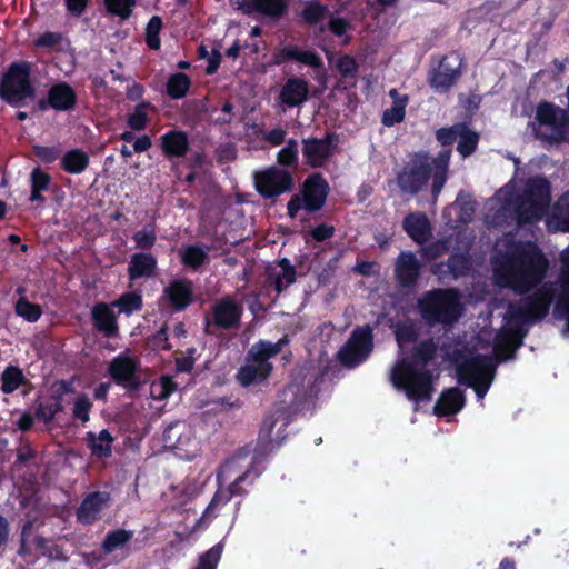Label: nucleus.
<instances>
[{
    "label": "nucleus",
    "instance_id": "nucleus-1",
    "mask_svg": "<svg viewBox=\"0 0 569 569\" xmlns=\"http://www.w3.org/2000/svg\"><path fill=\"white\" fill-rule=\"evenodd\" d=\"M401 359L392 367L390 378L395 388L405 391L416 402L430 400L433 387L432 376L423 368L432 358V342L417 345V330L412 323L399 325L396 331Z\"/></svg>",
    "mask_w": 569,
    "mask_h": 569
},
{
    "label": "nucleus",
    "instance_id": "nucleus-2",
    "mask_svg": "<svg viewBox=\"0 0 569 569\" xmlns=\"http://www.w3.org/2000/svg\"><path fill=\"white\" fill-rule=\"evenodd\" d=\"M496 249L493 273L498 284L523 292L542 280L548 261L533 243L507 237L497 242Z\"/></svg>",
    "mask_w": 569,
    "mask_h": 569
},
{
    "label": "nucleus",
    "instance_id": "nucleus-3",
    "mask_svg": "<svg viewBox=\"0 0 569 569\" xmlns=\"http://www.w3.org/2000/svg\"><path fill=\"white\" fill-rule=\"evenodd\" d=\"M499 212L503 218L511 217L518 223L539 220L550 203V187L546 179L533 178L522 186L513 180L496 196Z\"/></svg>",
    "mask_w": 569,
    "mask_h": 569
},
{
    "label": "nucleus",
    "instance_id": "nucleus-4",
    "mask_svg": "<svg viewBox=\"0 0 569 569\" xmlns=\"http://www.w3.org/2000/svg\"><path fill=\"white\" fill-rule=\"evenodd\" d=\"M551 288L543 286L523 308H510L501 331L496 336L492 352L498 360H506L519 347L522 326L543 317L549 308Z\"/></svg>",
    "mask_w": 569,
    "mask_h": 569
},
{
    "label": "nucleus",
    "instance_id": "nucleus-5",
    "mask_svg": "<svg viewBox=\"0 0 569 569\" xmlns=\"http://www.w3.org/2000/svg\"><path fill=\"white\" fill-rule=\"evenodd\" d=\"M450 158V151L446 150L439 154L438 159L429 161L425 157H419L415 168L406 170L399 177V183L402 189L416 192L430 178L433 180L432 192L438 194L446 181V171Z\"/></svg>",
    "mask_w": 569,
    "mask_h": 569
},
{
    "label": "nucleus",
    "instance_id": "nucleus-6",
    "mask_svg": "<svg viewBox=\"0 0 569 569\" xmlns=\"http://www.w3.org/2000/svg\"><path fill=\"white\" fill-rule=\"evenodd\" d=\"M284 343L286 340L280 339L274 345L266 341L253 345L248 353L246 363L238 372L240 383L242 386H250L266 380L272 369L268 360L276 356Z\"/></svg>",
    "mask_w": 569,
    "mask_h": 569
},
{
    "label": "nucleus",
    "instance_id": "nucleus-7",
    "mask_svg": "<svg viewBox=\"0 0 569 569\" xmlns=\"http://www.w3.org/2000/svg\"><path fill=\"white\" fill-rule=\"evenodd\" d=\"M459 380L471 387L479 399L487 393L495 376V365L488 355L476 353L457 367Z\"/></svg>",
    "mask_w": 569,
    "mask_h": 569
},
{
    "label": "nucleus",
    "instance_id": "nucleus-8",
    "mask_svg": "<svg viewBox=\"0 0 569 569\" xmlns=\"http://www.w3.org/2000/svg\"><path fill=\"white\" fill-rule=\"evenodd\" d=\"M419 307L429 321L451 322L460 313V302L453 290L430 292L420 300Z\"/></svg>",
    "mask_w": 569,
    "mask_h": 569
},
{
    "label": "nucleus",
    "instance_id": "nucleus-9",
    "mask_svg": "<svg viewBox=\"0 0 569 569\" xmlns=\"http://www.w3.org/2000/svg\"><path fill=\"white\" fill-rule=\"evenodd\" d=\"M537 124L535 131L541 140L553 142L567 137L568 119L562 109L541 103L537 109Z\"/></svg>",
    "mask_w": 569,
    "mask_h": 569
},
{
    "label": "nucleus",
    "instance_id": "nucleus-10",
    "mask_svg": "<svg viewBox=\"0 0 569 569\" xmlns=\"http://www.w3.org/2000/svg\"><path fill=\"white\" fill-rule=\"evenodd\" d=\"M163 442L168 449L179 451L186 459L196 456L200 449V438L194 427L186 421L169 425L163 433Z\"/></svg>",
    "mask_w": 569,
    "mask_h": 569
},
{
    "label": "nucleus",
    "instance_id": "nucleus-11",
    "mask_svg": "<svg viewBox=\"0 0 569 569\" xmlns=\"http://www.w3.org/2000/svg\"><path fill=\"white\" fill-rule=\"evenodd\" d=\"M327 196V183L319 176H312L306 180L302 198L293 197L288 203V213L291 218L298 217V212L305 209L308 212L320 209Z\"/></svg>",
    "mask_w": 569,
    "mask_h": 569
},
{
    "label": "nucleus",
    "instance_id": "nucleus-12",
    "mask_svg": "<svg viewBox=\"0 0 569 569\" xmlns=\"http://www.w3.org/2000/svg\"><path fill=\"white\" fill-rule=\"evenodd\" d=\"M0 94L10 103H19L32 97L33 91L29 83V66L27 63L11 66L3 78Z\"/></svg>",
    "mask_w": 569,
    "mask_h": 569
},
{
    "label": "nucleus",
    "instance_id": "nucleus-13",
    "mask_svg": "<svg viewBox=\"0 0 569 569\" xmlns=\"http://www.w3.org/2000/svg\"><path fill=\"white\" fill-rule=\"evenodd\" d=\"M291 176L282 169L269 167L254 173V184L263 197H274L290 189Z\"/></svg>",
    "mask_w": 569,
    "mask_h": 569
},
{
    "label": "nucleus",
    "instance_id": "nucleus-14",
    "mask_svg": "<svg viewBox=\"0 0 569 569\" xmlns=\"http://www.w3.org/2000/svg\"><path fill=\"white\" fill-rule=\"evenodd\" d=\"M371 351V330L369 327L359 328L339 351V358L346 366L353 367L363 361Z\"/></svg>",
    "mask_w": 569,
    "mask_h": 569
},
{
    "label": "nucleus",
    "instance_id": "nucleus-15",
    "mask_svg": "<svg viewBox=\"0 0 569 569\" xmlns=\"http://www.w3.org/2000/svg\"><path fill=\"white\" fill-rule=\"evenodd\" d=\"M231 6L246 14L259 12L269 17H278L286 9L284 0H231Z\"/></svg>",
    "mask_w": 569,
    "mask_h": 569
},
{
    "label": "nucleus",
    "instance_id": "nucleus-16",
    "mask_svg": "<svg viewBox=\"0 0 569 569\" xmlns=\"http://www.w3.org/2000/svg\"><path fill=\"white\" fill-rule=\"evenodd\" d=\"M332 138L308 139L303 141V156L308 164L319 167L328 159L332 151Z\"/></svg>",
    "mask_w": 569,
    "mask_h": 569
},
{
    "label": "nucleus",
    "instance_id": "nucleus-17",
    "mask_svg": "<svg viewBox=\"0 0 569 569\" xmlns=\"http://www.w3.org/2000/svg\"><path fill=\"white\" fill-rule=\"evenodd\" d=\"M137 369V359L128 353L114 358L109 366L111 377L116 381L129 386L134 383Z\"/></svg>",
    "mask_w": 569,
    "mask_h": 569
},
{
    "label": "nucleus",
    "instance_id": "nucleus-18",
    "mask_svg": "<svg viewBox=\"0 0 569 569\" xmlns=\"http://www.w3.org/2000/svg\"><path fill=\"white\" fill-rule=\"evenodd\" d=\"M460 61L458 58H447L441 61L438 70L431 78V86L443 91L451 87L459 76Z\"/></svg>",
    "mask_w": 569,
    "mask_h": 569
},
{
    "label": "nucleus",
    "instance_id": "nucleus-19",
    "mask_svg": "<svg viewBox=\"0 0 569 569\" xmlns=\"http://www.w3.org/2000/svg\"><path fill=\"white\" fill-rule=\"evenodd\" d=\"M164 298L172 308L184 309L192 298L191 283L184 280H174L164 289Z\"/></svg>",
    "mask_w": 569,
    "mask_h": 569
},
{
    "label": "nucleus",
    "instance_id": "nucleus-20",
    "mask_svg": "<svg viewBox=\"0 0 569 569\" xmlns=\"http://www.w3.org/2000/svg\"><path fill=\"white\" fill-rule=\"evenodd\" d=\"M465 405V397L457 388L448 389L442 392L435 407L438 416L453 415Z\"/></svg>",
    "mask_w": 569,
    "mask_h": 569
},
{
    "label": "nucleus",
    "instance_id": "nucleus-21",
    "mask_svg": "<svg viewBox=\"0 0 569 569\" xmlns=\"http://www.w3.org/2000/svg\"><path fill=\"white\" fill-rule=\"evenodd\" d=\"M403 228L409 237L417 242L426 241L430 236V223L422 213H411L406 217Z\"/></svg>",
    "mask_w": 569,
    "mask_h": 569
},
{
    "label": "nucleus",
    "instance_id": "nucleus-22",
    "mask_svg": "<svg viewBox=\"0 0 569 569\" xmlns=\"http://www.w3.org/2000/svg\"><path fill=\"white\" fill-rule=\"evenodd\" d=\"M309 88L306 81L301 79H290L283 86L280 98L288 106H298L303 102L308 96Z\"/></svg>",
    "mask_w": 569,
    "mask_h": 569
},
{
    "label": "nucleus",
    "instance_id": "nucleus-23",
    "mask_svg": "<svg viewBox=\"0 0 569 569\" xmlns=\"http://www.w3.org/2000/svg\"><path fill=\"white\" fill-rule=\"evenodd\" d=\"M547 227L551 231L569 232V191L556 204L555 212L547 220Z\"/></svg>",
    "mask_w": 569,
    "mask_h": 569
},
{
    "label": "nucleus",
    "instance_id": "nucleus-24",
    "mask_svg": "<svg viewBox=\"0 0 569 569\" xmlns=\"http://www.w3.org/2000/svg\"><path fill=\"white\" fill-rule=\"evenodd\" d=\"M108 495L96 492L89 496L81 505L78 517L83 522L93 521L98 513L106 507L108 502Z\"/></svg>",
    "mask_w": 569,
    "mask_h": 569
},
{
    "label": "nucleus",
    "instance_id": "nucleus-25",
    "mask_svg": "<svg viewBox=\"0 0 569 569\" xmlns=\"http://www.w3.org/2000/svg\"><path fill=\"white\" fill-rule=\"evenodd\" d=\"M92 318L94 326L106 335L112 336L118 331L116 317L107 305L100 303L96 306L92 310Z\"/></svg>",
    "mask_w": 569,
    "mask_h": 569
},
{
    "label": "nucleus",
    "instance_id": "nucleus-26",
    "mask_svg": "<svg viewBox=\"0 0 569 569\" xmlns=\"http://www.w3.org/2000/svg\"><path fill=\"white\" fill-rule=\"evenodd\" d=\"M49 102L54 109L68 110L73 107L76 94L69 86L60 83L50 90Z\"/></svg>",
    "mask_w": 569,
    "mask_h": 569
},
{
    "label": "nucleus",
    "instance_id": "nucleus-27",
    "mask_svg": "<svg viewBox=\"0 0 569 569\" xmlns=\"http://www.w3.org/2000/svg\"><path fill=\"white\" fill-rule=\"evenodd\" d=\"M389 94L393 103L391 108L385 111L382 121L386 126L390 127L403 120L408 98L407 96L399 94L395 89L390 90Z\"/></svg>",
    "mask_w": 569,
    "mask_h": 569
},
{
    "label": "nucleus",
    "instance_id": "nucleus-28",
    "mask_svg": "<svg viewBox=\"0 0 569 569\" xmlns=\"http://www.w3.org/2000/svg\"><path fill=\"white\" fill-rule=\"evenodd\" d=\"M418 271L419 264L415 256L411 253H401L396 267L399 280L405 284L411 283L418 276Z\"/></svg>",
    "mask_w": 569,
    "mask_h": 569
},
{
    "label": "nucleus",
    "instance_id": "nucleus-29",
    "mask_svg": "<svg viewBox=\"0 0 569 569\" xmlns=\"http://www.w3.org/2000/svg\"><path fill=\"white\" fill-rule=\"evenodd\" d=\"M239 308L230 300H224L217 305L214 309V320L221 327H230L239 319Z\"/></svg>",
    "mask_w": 569,
    "mask_h": 569
},
{
    "label": "nucleus",
    "instance_id": "nucleus-30",
    "mask_svg": "<svg viewBox=\"0 0 569 569\" xmlns=\"http://www.w3.org/2000/svg\"><path fill=\"white\" fill-rule=\"evenodd\" d=\"M89 446L92 455L98 458L108 457L111 452V443L113 441L111 435L107 430H101L98 435H88Z\"/></svg>",
    "mask_w": 569,
    "mask_h": 569
},
{
    "label": "nucleus",
    "instance_id": "nucleus-31",
    "mask_svg": "<svg viewBox=\"0 0 569 569\" xmlns=\"http://www.w3.org/2000/svg\"><path fill=\"white\" fill-rule=\"evenodd\" d=\"M88 162L87 153L79 149L67 152L61 160L63 169L71 174L81 173L87 168Z\"/></svg>",
    "mask_w": 569,
    "mask_h": 569
},
{
    "label": "nucleus",
    "instance_id": "nucleus-32",
    "mask_svg": "<svg viewBox=\"0 0 569 569\" xmlns=\"http://www.w3.org/2000/svg\"><path fill=\"white\" fill-rule=\"evenodd\" d=\"M156 267V260L150 254H134L129 267L130 278L150 276Z\"/></svg>",
    "mask_w": 569,
    "mask_h": 569
},
{
    "label": "nucleus",
    "instance_id": "nucleus-33",
    "mask_svg": "<svg viewBox=\"0 0 569 569\" xmlns=\"http://www.w3.org/2000/svg\"><path fill=\"white\" fill-rule=\"evenodd\" d=\"M162 140L163 149L168 154L182 156L187 150V137L181 132H170Z\"/></svg>",
    "mask_w": 569,
    "mask_h": 569
},
{
    "label": "nucleus",
    "instance_id": "nucleus-34",
    "mask_svg": "<svg viewBox=\"0 0 569 569\" xmlns=\"http://www.w3.org/2000/svg\"><path fill=\"white\" fill-rule=\"evenodd\" d=\"M295 270L288 262L282 261L277 264L272 271L271 277L274 278L276 288L278 291L283 290L295 281Z\"/></svg>",
    "mask_w": 569,
    "mask_h": 569
},
{
    "label": "nucleus",
    "instance_id": "nucleus-35",
    "mask_svg": "<svg viewBox=\"0 0 569 569\" xmlns=\"http://www.w3.org/2000/svg\"><path fill=\"white\" fill-rule=\"evenodd\" d=\"M479 136L475 131L469 130L466 126H463V132H460L458 136V151L462 157H467L471 154L477 144H478Z\"/></svg>",
    "mask_w": 569,
    "mask_h": 569
},
{
    "label": "nucleus",
    "instance_id": "nucleus-36",
    "mask_svg": "<svg viewBox=\"0 0 569 569\" xmlns=\"http://www.w3.org/2000/svg\"><path fill=\"white\" fill-rule=\"evenodd\" d=\"M16 312L27 321H37L42 315V309L39 305H33L27 299L21 298L16 305Z\"/></svg>",
    "mask_w": 569,
    "mask_h": 569
},
{
    "label": "nucleus",
    "instance_id": "nucleus-37",
    "mask_svg": "<svg viewBox=\"0 0 569 569\" xmlns=\"http://www.w3.org/2000/svg\"><path fill=\"white\" fill-rule=\"evenodd\" d=\"M555 313L558 317H566L567 319V329L569 330V280L563 279V283L561 286V293L557 301Z\"/></svg>",
    "mask_w": 569,
    "mask_h": 569
},
{
    "label": "nucleus",
    "instance_id": "nucleus-38",
    "mask_svg": "<svg viewBox=\"0 0 569 569\" xmlns=\"http://www.w3.org/2000/svg\"><path fill=\"white\" fill-rule=\"evenodd\" d=\"M22 381V372L14 367L8 368L2 375V390L7 393L14 391Z\"/></svg>",
    "mask_w": 569,
    "mask_h": 569
},
{
    "label": "nucleus",
    "instance_id": "nucleus-39",
    "mask_svg": "<svg viewBox=\"0 0 569 569\" xmlns=\"http://www.w3.org/2000/svg\"><path fill=\"white\" fill-rule=\"evenodd\" d=\"M199 52L201 58L207 59L209 62L207 67V72L210 74L214 73L221 60L220 47H212L209 50L206 44H202L199 48Z\"/></svg>",
    "mask_w": 569,
    "mask_h": 569
},
{
    "label": "nucleus",
    "instance_id": "nucleus-40",
    "mask_svg": "<svg viewBox=\"0 0 569 569\" xmlns=\"http://www.w3.org/2000/svg\"><path fill=\"white\" fill-rule=\"evenodd\" d=\"M181 259L188 267L196 268L204 262L206 252L198 247H187L181 252Z\"/></svg>",
    "mask_w": 569,
    "mask_h": 569
},
{
    "label": "nucleus",
    "instance_id": "nucleus-41",
    "mask_svg": "<svg viewBox=\"0 0 569 569\" xmlns=\"http://www.w3.org/2000/svg\"><path fill=\"white\" fill-rule=\"evenodd\" d=\"M189 88V80L184 74L178 73L170 78L168 82V93L172 98L182 97Z\"/></svg>",
    "mask_w": 569,
    "mask_h": 569
},
{
    "label": "nucleus",
    "instance_id": "nucleus-42",
    "mask_svg": "<svg viewBox=\"0 0 569 569\" xmlns=\"http://www.w3.org/2000/svg\"><path fill=\"white\" fill-rule=\"evenodd\" d=\"M222 553V546L217 545L201 556L196 569H216Z\"/></svg>",
    "mask_w": 569,
    "mask_h": 569
},
{
    "label": "nucleus",
    "instance_id": "nucleus-43",
    "mask_svg": "<svg viewBox=\"0 0 569 569\" xmlns=\"http://www.w3.org/2000/svg\"><path fill=\"white\" fill-rule=\"evenodd\" d=\"M150 107L147 104L138 106L128 118V124L133 130H141L146 127Z\"/></svg>",
    "mask_w": 569,
    "mask_h": 569
},
{
    "label": "nucleus",
    "instance_id": "nucleus-44",
    "mask_svg": "<svg viewBox=\"0 0 569 569\" xmlns=\"http://www.w3.org/2000/svg\"><path fill=\"white\" fill-rule=\"evenodd\" d=\"M162 21L159 17H153L149 21L146 30L147 43L151 49H158L160 47V40L158 34L161 30Z\"/></svg>",
    "mask_w": 569,
    "mask_h": 569
},
{
    "label": "nucleus",
    "instance_id": "nucleus-45",
    "mask_svg": "<svg viewBox=\"0 0 569 569\" xmlns=\"http://www.w3.org/2000/svg\"><path fill=\"white\" fill-rule=\"evenodd\" d=\"M298 159V148L295 140H289L287 146L282 148L278 154L277 160L282 166L293 164Z\"/></svg>",
    "mask_w": 569,
    "mask_h": 569
},
{
    "label": "nucleus",
    "instance_id": "nucleus-46",
    "mask_svg": "<svg viewBox=\"0 0 569 569\" xmlns=\"http://www.w3.org/2000/svg\"><path fill=\"white\" fill-rule=\"evenodd\" d=\"M284 56L291 59H296L302 63H306L311 67H319L320 59L310 51H302L299 49H287L284 51Z\"/></svg>",
    "mask_w": 569,
    "mask_h": 569
},
{
    "label": "nucleus",
    "instance_id": "nucleus-47",
    "mask_svg": "<svg viewBox=\"0 0 569 569\" xmlns=\"http://www.w3.org/2000/svg\"><path fill=\"white\" fill-rule=\"evenodd\" d=\"M177 386L169 377H163L158 383L152 386V395L161 400L167 399L174 390Z\"/></svg>",
    "mask_w": 569,
    "mask_h": 569
},
{
    "label": "nucleus",
    "instance_id": "nucleus-48",
    "mask_svg": "<svg viewBox=\"0 0 569 569\" xmlns=\"http://www.w3.org/2000/svg\"><path fill=\"white\" fill-rule=\"evenodd\" d=\"M106 4L112 13L127 18L131 13L134 0H106Z\"/></svg>",
    "mask_w": 569,
    "mask_h": 569
},
{
    "label": "nucleus",
    "instance_id": "nucleus-49",
    "mask_svg": "<svg viewBox=\"0 0 569 569\" xmlns=\"http://www.w3.org/2000/svg\"><path fill=\"white\" fill-rule=\"evenodd\" d=\"M331 62L335 63L336 68L345 77L355 76L358 69L356 60L349 56L338 57L335 61L331 60Z\"/></svg>",
    "mask_w": 569,
    "mask_h": 569
},
{
    "label": "nucleus",
    "instance_id": "nucleus-50",
    "mask_svg": "<svg viewBox=\"0 0 569 569\" xmlns=\"http://www.w3.org/2000/svg\"><path fill=\"white\" fill-rule=\"evenodd\" d=\"M120 311L131 313L141 308V297L136 293H127L117 301Z\"/></svg>",
    "mask_w": 569,
    "mask_h": 569
},
{
    "label": "nucleus",
    "instance_id": "nucleus-51",
    "mask_svg": "<svg viewBox=\"0 0 569 569\" xmlns=\"http://www.w3.org/2000/svg\"><path fill=\"white\" fill-rule=\"evenodd\" d=\"M460 132H463V124H457L449 129H441L437 132V139L443 146L451 144L455 140H458Z\"/></svg>",
    "mask_w": 569,
    "mask_h": 569
},
{
    "label": "nucleus",
    "instance_id": "nucleus-52",
    "mask_svg": "<svg viewBox=\"0 0 569 569\" xmlns=\"http://www.w3.org/2000/svg\"><path fill=\"white\" fill-rule=\"evenodd\" d=\"M130 538V535L126 531H116L113 533H110L104 542L103 547L107 551H113L118 547L122 546L124 542H127Z\"/></svg>",
    "mask_w": 569,
    "mask_h": 569
},
{
    "label": "nucleus",
    "instance_id": "nucleus-53",
    "mask_svg": "<svg viewBox=\"0 0 569 569\" xmlns=\"http://www.w3.org/2000/svg\"><path fill=\"white\" fill-rule=\"evenodd\" d=\"M326 9L317 2L307 4L303 17L308 22H317L325 16Z\"/></svg>",
    "mask_w": 569,
    "mask_h": 569
},
{
    "label": "nucleus",
    "instance_id": "nucleus-54",
    "mask_svg": "<svg viewBox=\"0 0 569 569\" xmlns=\"http://www.w3.org/2000/svg\"><path fill=\"white\" fill-rule=\"evenodd\" d=\"M50 181V177L41 169L36 168L31 173V188L36 190H46Z\"/></svg>",
    "mask_w": 569,
    "mask_h": 569
},
{
    "label": "nucleus",
    "instance_id": "nucleus-55",
    "mask_svg": "<svg viewBox=\"0 0 569 569\" xmlns=\"http://www.w3.org/2000/svg\"><path fill=\"white\" fill-rule=\"evenodd\" d=\"M37 157L43 162H52L59 157V149L57 147H34Z\"/></svg>",
    "mask_w": 569,
    "mask_h": 569
},
{
    "label": "nucleus",
    "instance_id": "nucleus-56",
    "mask_svg": "<svg viewBox=\"0 0 569 569\" xmlns=\"http://www.w3.org/2000/svg\"><path fill=\"white\" fill-rule=\"evenodd\" d=\"M89 408L90 402L86 397H79L74 403L73 412L74 416L82 421L89 420Z\"/></svg>",
    "mask_w": 569,
    "mask_h": 569
},
{
    "label": "nucleus",
    "instance_id": "nucleus-57",
    "mask_svg": "<svg viewBox=\"0 0 569 569\" xmlns=\"http://www.w3.org/2000/svg\"><path fill=\"white\" fill-rule=\"evenodd\" d=\"M136 243L139 248H150L156 240V234L151 230H141L134 234Z\"/></svg>",
    "mask_w": 569,
    "mask_h": 569
},
{
    "label": "nucleus",
    "instance_id": "nucleus-58",
    "mask_svg": "<svg viewBox=\"0 0 569 569\" xmlns=\"http://www.w3.org/2000/svg\"><path fill=\"white\" fill-rule=\"evenodd\" d=\"M333 233V227L328 224H321L311 230V236L317 241H322L330 238Z\"/></svg>",
    "mask_w": 569,
    "mask_h": 569
},
{
    "label": "nucleus",
    "instance_id": "nucleus-59",
    "mask_svg": "<svg viewBox=\"0 0 569 569\" xmlns=\"http://www.w3.org/2000/svg\"><path fill=\"white\" fill-rule=\"evenodd\" d=\"M347 28L348 23L343 19L333 17L330 18L329 29L333 34L341 37L345 34Z\"/></svg>",
    "mask_w": 569,
    "mask_h": 569
},
{
    "label": "nucleus",
    "instance_id": "nucleus-60",
    "mask_svg": "<svg viewBox=\"0 0 569 569\" xmlns=\"http://www.w3.org/2000/svg\"><path fill=\"white\" fill-rule=\"evenodd\" d=\"M284 137H286L284 130L277 128V129H273L272 131H270L264 138L270 143L278 146L284 141Z\"/></svg>",
    "mask_w": 569,
    "mask_h": 569
},
{
    "label": "nucleus",
    "instance_id": "nucleus-61",
    "mask_svg": "<svg viewBox=\"0 0 569 569\" xmlns=\"http://www.w3.org/2000/svg\"><path fill=\"white\" fill-rule=\"evenodd\" d=\"M87 0H67L68 9L76 13L80 14L86 8Z\"/></svg>",
    "mask_w": 569,
    "mask_h": 569
},
{
    "label": "nucleus",
    "instance_id": "nucleus-62",
    "mask_svg": "<svg viewBox=\"0 0 569 569\" xmlns=\"http://www.w3.org/2000/svg\"><path fill=\"white\" fill-rule=\"evenodd\" d=\"M150 147H151V140H150V139H149V137H147V136H143V137L138 138V139L134 141V144H133V148H134V151H136V152H142V151H146V150H148Z\"/></svg>",
    "mask_w": 569,
    "mask_h": 569
},
{
    "label": "nucleus",
    "instance_id": "nucleus-63",
    "mask_svg": "<svg viewBox=\"0 0 569 569\" xmlns=\"http://www.w3.org/2000/svg\"><path fill=\"white\" fill-rule=\"evenodd\" d=\"M57 411H58V406L57 405H54L53 407H50L48 409L43 408V407L39 408V415L46 421H49L50 419H52Z\"/></svg>",
    "mask_w": 569,
    "mask_h": 569
},
{
    "label": "nucleus",
    "instance_id": "nucleus-64",
    "mask_svg": "<svg viewBox=\"0 0 569 569\" xmlns=\"http://www.w3.org/2000/svg\"><path fill=\"white\" fill-rule=\"evenodd\" d=\"M561 263L563 276H569V246L561 253Z\"/></svg>",
    "mask_w": 569,
    "mask_h": 569
}]
</instances>
